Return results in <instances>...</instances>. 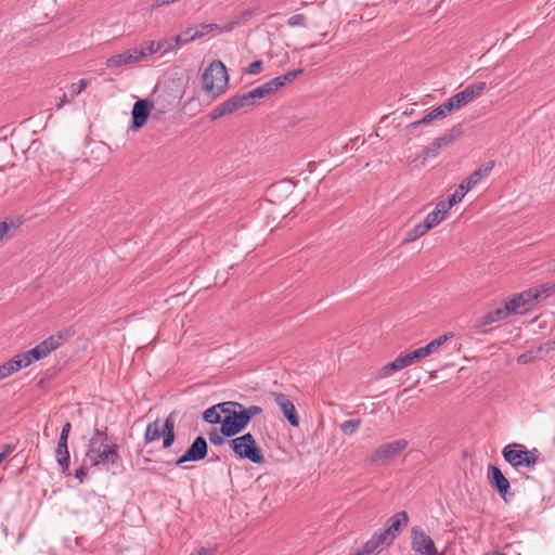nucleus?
Instances as JSON below:
<instances>
[{
	"label": "nucleus",
	"instance_id": "ea45409f",
	"mask_svg": "<svg viewBox=\"0 0 555 555\" xmlns=\"http://www.w3.org/2000/svg\"><path fill=\"white\" fill-rule=\"evenodd\" d=\"M400 371L397 366V363L393 361L386 363L383 365L376 373V378H385L396 372Z\"/></svg>",
	"mask_w": 555,
	"mask_h": 555
},
{
	"label": "nucleus",
	"instance_id": "4468645a",
	"mask_svg": "<svg viewBox=\"0 0 555 555\" xmlns=\"http://www.w3.org/2000/svg\"><path fill=\"white\" fill-rule=\"evenodd\" d=\"M487 478L491 487L496 490L499 495L506 501V495L509 492L511 483L508 479L504 476L500 467L496 465L490 464L488 466Z\"/></svg>",
	"mask_w": 555,
	"mask_h": 555
},
{
	"label": "nucleus",
	"instance_id": "5701e85b",
	"mask_svg": "<svg viewBox=\"0 0 555 555\" xmlns=\"http://www.w3.org/2000/svg\"><path fill=\"white\" fill-rule=\"evenodd\" d=\"M63 337H64L63 333L59 332L55 335L49 336L48 338L42 340L37 346L41 350V352L44 354V357H47L53 350L57 349L62 345Z\"/></svg>",
	"mask_w": 555,
	"mask_h": 555
},
{
	"label": "nucleus",
	"instance_id": "a19ab883",
	"mask_svg": "<svg viewBox=\"0 0 555 555\" xmlns=\"http://www.w3.org/2000/svg\"><path fill=\"white\" fill-rule=\"evenodd\" d=\"M494 323L493 319L491 318V315L489 314V312H487L486 314H483L474 325V328L478 332V333H486L487 332V326Z\"/></svg>",
	"mask_w": 555,
	"mask_h": 555
},
{
	"label": "nucleus",
	"instance_id": "2eb2a0df",
	"mask_svg": "<svg viewBox=\"0 0 555 555\" xmlns=\"http://www.w3.org/2000/svg\"><path fill=\"white\" fill-rule=\"evenodd\" d=\"M409 522V516L405 511L396 513L386 522L385 529H379V533L385 535L386 541L391 544L396 538V533L401 530L402 527H406Z\"/></svg>",
	"mask_w": 555,
	"mask_h": 555
},
{
	"label": "nucleus",
	"instance_id": "a211bd4d",
	"mask_svg": "<svg viewBox=\"0 0 555 555\" xmlns=\"http://www.w3.org/2000/svg\"><path fill=\"white\" fill-rule=\"evenodd\" d=\"M486 89V82L480 81L477 83H473L467 86L464 90L457 92L456 102H460L461 106L466 105L472 102L475 98L479 96L482 91Z\"/></svg>",
	"mask_w": 555,
	"mask_h": 555
},
{
	"label": "nucleus",
	"instance_id": "cd10ccee",
	"mask_svg": "<svg viewBox=\"0 0 555 555\" xmlns=\"http://www.w3.org/2000/svg\"><path fill=\"white\" fill-rule=\"evenodd\" d=\"M446 116H447L446 109L442 107V105H439L436 108H434L431 112L426 114L422 119L410 124V127L416 128L420 125L429 124L435 119H441Z\"/></svg>",
	"mask_w": 555,
	"mask_h": 555
},
{
	"label": "nucleus",
	"instance_id": "ddd939ff",
	"mask_svg": "<svg viewBox=\"0 0 555 555\" xmlns=\"http://www.w3.org/2000/svg\"><path fill=\"white\" fill-rule=\"evenodd\" d=\"M152 108H153V102L151 100H149V99L138 100L133 104V107H132V112H131L132 120H131L130 129L135 131V130H139L140 128H142L146 124V121L151 115Z\"/></svg>",
	"mask_w": 555,
	"mask_h": 555
},
{
	"label": "nucleus",
	"instance_id": "a878e982",
	"mask_svg": "<svg viewBox=\"0 0 555 555\" xmlns=\"http://www.w3.org/2000/svg\"><path fill=\"white\" fill-rule=\"evenodd\" d=\"M17 358L21 360L23 367H27L35 361H39L44 357V354L41 352V350L38 348V346H35L30 350H27L25 352H21L17 354Z\"/></svg>",
	"mask_w": 555,
	"mask_h": 555
},
{
	"label": "nucleus",
	"instance_id": "f257e3e1",
	"mask_svg": "<svg viewBox=\"0 0 555 555\" xmlns=\"http://www.w3.org/2000/svg\"><path fill=\"white\" fill-rule=\"evenodd\" d=\"M119 447L115 442L103 443L96 439H90L86 457L90 461L91 466H103L113 474L124 470L122 459L119 454Z\"/></svg>",
	"mask_w": 555,
	"mask_h": 555
},
{
	"label": "nucleus",
	"instance_id": "39448f33",
	"mask_svg": "<svg viewBox=\"0 0 555 555\" xmlns=\"http://www.w3.org/2000/svg\"><path fill=\"white\" fill-rule=\"evenodd\" d=\"M163 438V448L169 449L175 440V412L170 413L164 423L160 420H155L146 426L144 433V442L152 443Z\"/></svg>",
	"mask_w": 555,
	"mask_h": 555
},
{
	"label": "nucleus",
	"instance_id": "9d476101",
	"mask_svg": "<svg viewBox=\"0 0 555 555\" xmlns=\"http://www.w3.org/2000/svg\"><path fill=\"white\" fill-rule=\"evenodd\" d=\"M412 550L421 555H441L439 554L433 539L420 527L412 528Z\"/></svg>",
	"mask_w": 555,
	"mask_h": 555
},
{
	"label": "nucleus",
	"instance_id": "7c9ffc66",
	"mask_svg": "<svg viewBox=\"0 0 555 555\" xmlns=\"http://www.w3.org/2000/svg\"><path fill=\"white\" fill-rule=\"evenodd\" d=\"M429 230H431V229L427 225V223L425 221H423V222L416 224L410 231H408V233L405 234V237L403 240V243L406 244V243L414 242L417 238L425 235Z\"/></svg>",
	"mask_w": 555,
	"mask_h": 555
},
{
	"label": "nucleus",
	"instance_id": "864d4df0",
	"mask_svg": "<svg viewBox=\"0 0 555 555\" xmlns=\"http://www.w3.org/2000/svg\"><path fill=\"white\" fill-rule=\"evenodd\" d=\"M262 65H263L262 61H260V60L251 62L247 68V74H249V75L259 74L262 70Z\"/></svg>",
	"mask_w": 555,
	"mask_h": 555
},
{
	"label": "nucleus",
	"instance_id": "774afa93",
	"mask_svg": "<svg viewBox=\"0 0 555 555\" xmlns=\"http://www.w3.org/2000/svg\"><path fill=\"white\" fill-rule=\"evenodd\" d=\"M4 461L3 455L0 454V464Z\"/></svg>",
	"mask_w": 555,
	"mask_h": 555
},
{
	"label": "nucleus",
	"instance_id": "0e129e2a",
	"mask_svg": "<svg viewBox=\"0 0 555 555\" xmlns=\"http://www.w3.org/2000/svg\"><path fill=\"white\" fill-rule=\"evenodd\" d=\"M353 555H365L361 550H358Z\"/></svg>",
	"mask_w": 555,
	"mask_h": 555
},
{
	"label": "nucleus",
	"instance_id": "f8f14e48",
	"mask_svg": "<svg viewBox=\"0 0 555 555\" xmlns=\"http://www.w3.org/2000/svg\"><path fill=\"white\" fill-rule=\"evenodd\" d=\"M530 292H522L514 295L511 299L505 302L506 312L508 314L522 315L529 312L534 307V297Z\"/></svg>",
	"mask_w": 555,
	"mask_h": 555
},
{
	"label": "nucleus",
	"instance_id": "20e7f679",
	"mask_svg": "<svg viewBox=\"0 0 555 555\" xmlns=\"http://www.w3.org/2000/svg\"><path fill=\"white\" fill-rule=\"evenodd\" d=\"M260 413H262V409L258 405L245 408L242 404L241 409H235L232 411V414L227 415V420H223L220 431L227 438L234 437L247 427L254 416Z\"/></svg>",
	"mask_w": 555,
	"mask_h": 555
},
{
	"label": "nucleus",
	"instance_id": "c9c22d12",
	"mask_svg": "<svg viewBox=\"0 0 555 555\" xmlns=\"http://www.w3.org/2000/svg\"><path fill=\"white\" fill-rule=\"evenodd\" d=\"M361 424H362V421L360 418L348 420V421H345L343 424H340V430L346 436H351L361 427Z\"/></svg>",
	"mask_w": 555,
	"mask_h": 555
},
{
	"label": "nucleus",
	"instance_id": "603ef678",
	"mask_svg": "<svg viewBox=\"0 0 555 555\" xmlns=\"http://www.w3.org/2000/svg\"><path fill=\"white\" fill-rule=\"evenodd\" d=\"M302 73H304V69L302 68H298V69H294V70L287 72L284 75H281V77H282V79L284 80V82L286 85L287 82H291L294 79H296Z\"/></svg>",
	"mask_w": 555,
	"mask_h": 555
},
{
	"label": "nucleus",
	"instance_id": "f03ea898",
	"mask_svg": "<svg viewBox=\"0 0 555 555\" xmlns=\"http://www.w3.org/2000/svg\"><path fill=\"white\" fill-rule=\"evenodd\" d=\"M268 96L264 87L261 85L244 94H235L214 107L209 114L211 120H217L223 116L233 114L241 108L249 107L256 104V101Z\"/></svg>",
	"mask_w": 555,
	"mask_h": 555
},
{
	"label": "nucleus",
	"instance_id": "338daca9",
	"mask_svg": "<svg viewBox=\"0 0 555 555\" xmlns=\"http://www.w3.org/2000/svg\"><path fill=\"white\" fill-rule=\"evenodd\" d=\"M493 555H507V554L501 553V552H495Z\"/></svg>",
	"mask_w": 555,
	"mask_h": 555
},
{
	"label": "nucleus",
	"instance_id": "69168bd1",
	"mask_svg": "<svg viewBox=\"0 0 555 555\" xmlns=\"http://www.w3.org/2000/svg\"><path fill=\"white\" fill-rule=\"evenodd\" d=\"M143 462H144L145 464H149V463L151 462V459H149V457H144V459H143Z\"/></svg>",
	"mask_w": 555,
	"mask_h": 555
},
{
	"label": "nucleus",
	"instance_id": "6e6552de",
	"mask_svg": "<svg viewBox=\"0 0 555 555\" xmlns=\"http://www.w3.org/2000/svg\"><path fill=\"white\" fill-rule=\"evenodd\" d=\"M406 447L405 439L388 442L375 449L367 460L372 464L385 465L396 459Z\"/></svg>",
	"mask_w": 555,
	"mask_h": 555
},
{
	"label": "nucleus",
	"instance_id": "13d9d810",
	"mask_svg": "<svg viewBox=\"0 0 555 555\" xmlns=\"http://www.w3.org/2000/svg\"><path fill=\"white\" fill-rule=\"evenodd\" d=\"M8 231H9V224L5 221L0 222V242L2 241L4 235L8 233Z\"/></svg>",
	"mask_w": 555,
	"mask_h": 555
},
{
	"label": "nucleus",
	"instance_id": "680f3d73",
	"mask_svg": "<svg viewBox=\"0 0 555 555\" xmlns=\"http://www.w3.org/2000/svg\"><path fill=\"white\" fill-rule=\"evenodd\" d=\"M548 269L550 270H555V258L548 262Z\"/></svg>",
	"mask_w": 555,
	"mask_h": 555
},
{
	"label": "nucleus",
	"instance_id": "c756f323",
	"mask_svg": "<svg viewBox=\"0 0 555 555\" xmlns=\"http://www.w3.org/2000/svg\"><path fill=\"white\" fill-rule=\"evenodd\" d=\"M440 147L434 141L430 145L424 147L422 152L416 156L414 162H418L421 166H425L429 158H436L439 154Z\"/></svg>",
	"mask_w": 555,
	"mask_h": 555
},
{
	"label": "nucleus",
	"instance_id": "052dcab7",
	"mask_svg": "<svg viewBox=\"0 0 555 555\" xmlns=\"http://www.w3.org/2000/svg\"><path fill=\"white\" fill-rule=\"evenodd\" d=\"M191 555H209V552H208V550H206L205 547H202V548H201V550H198L196 553L191 554Z\"/></svg>",
	"mask_w": 555,
	"mask_h": 555
},
{
	"label": "nucleus",
	"instance_id": "4d7b16f0",
	"mask_svg": "<svg viewBox=\"0 0 555 555\" xmlns=\"http://www.w3.org/2000/svg\"><path fill=\"white\" fill-rule=\"evenodd\" d=\"M86 476H87V473H86V468L83 466L76 469L75 477L77 479H79L81 482L85 480Z\"/></svg>",
	"mask_w": 555,
	"mask_h": 555
},
{
	"label": "nucleus",
	"instance_id": "37998d69",
	"mask_svg": "<svg viewBox=\"0 0 555 555\" xmlns=\"http://www.w3.org/2000/svg\"><path fill=\"white\" fill-rule=\"evenodd\" d=\"M444 220V217L439 214L436 209H434L431 212H429L424 221L427 223V225L433 229L436 225H438L440 222Z\"/></svg>",
	"mask_w": 555,
	"mask_h": 555
},
{
	"label": "nucleus",
	"instance_id": "79ce46f5",
	"mask_svg": "<svg viewBox=\"0 0 555 555\" xmlns=\"http://www.w3.org/2000/svg\"><path fill=\"white\" fill-rule=\"evenodd\" d=\"M555 349V336L543 344H541L535 350V357H542L547 354L550 351Z\"/></svg>",
	"mask_w": 555,
	"mask_h": 555
},
{
	"label": "nucleus",
	"instance_id": "5fc2aeb1",
	"mask_svg": "<svg viewBox=\"0 0 555 555\" xmlns=\"http://www.w3.org/2000/svg\"><path fill=\"white\" fill-rule=\"evenodd\" d=\"M86 87H87V80L80 79L77 88H75V85H73V94L78 95L80 92H82V90H85Z\"/></svg>",
	"mask_w": 555,
	"mask_h": 555
},
{
	"label": "nucleus",
	"instance_id": "aec40b11",
	"mask_svg": "<svg viewBox=\"0 0 555 555\" xmlns=\"http://www.w3.org/2000/svg\"><path fill=\"white\" fill-rule=\"evenodd\" d=\"M384 545H390L385 535H382L379 531L375 532L372 538L366 541L360 548L365 555H377Z\"/></svg>",
	"mask_w": 555,
	"mask_h": 555
},
{
	"label": "nucleus",
	"instance_id": "72a5a7b5",
	"mask_svg": "<svg viewBox=\"0 0 555 555\" xmlns=\"http://www.w3.org/2000/svg\"><path fill=\"white\" fill-rule=\"evenodd\" d=\"M219 28H220L219 25L215 24V23L199 24L195 27V29H193V37H195V39L202 38V37L208 35L209 33L217 30Z\"/></svg>",
	"mask_w": 555,
	"mask_h": 555
},
{
	"label": "nucleus",
	"instance_id": "423d86ee",
	"mask_svg": "<svg viewBox=\"0 0 555 555\" xmlns=\"http://www.w3.org/2000/svg\"><path fill=\"white\" fill-rule=\"evenodd\" d=\"M229 446L235 456L240 460H248L254 464L261 465L266 462L261 449L257 446L254 436L246 433L240 437L229 440Z\"/></svg>",
	"mask_w": 555,
	"mask_h": 555
},
{
	"label": "nucleus",
	"instance_id": "8fccbe9b",
	"mask_svg": "<svg viewBox=\"0 0 555 555\" xmlns=\"http://www.w3.org/2000/svg\"><path fill=\"white\" fill-rule=\"evenodd\" d=\"M306 15L305 14H295L291 16L287 21L288 26L296 27V26H305Z\"/></svg>",
	"mask_w": 555,
	"mask_h": 555
},
{
	"label": "nucleus",
	"instance_id": "1a4fd4ad",
	"mask_svg": "<svg viewBox=\"0 0 555 555\" xmlns=\"http://www.w3.org/2000/svg\"><path fill=\"white\" fill-rule=\"evenodd\" d=\"M494 160H488L463 180L452 194L457 202H461L468 191H470L482 178L487 177L494 168Z\"/></svg>",
	"mask_w": 555,
	"mask_h": 555
},
{
	"label": "nucleus",
	"instance_id": "09e8293b",
	"mask_svg": "<svg viewBox=\"0 0 555 555\" xmlns=\"http://www.w3.org/2000/svg\"><path fill=\"white\" fill-rule=\"evenodd\" d=\"M70 429H72V424L69 422H66L62 427L57 443H62V444L68 443V436L70 433Z\"/></svg>",
	"mask_w": 555,
	"mask_h": 555
},
{
	"label": "nucleus",
	"instance_id": "e433bc0d",
	"mask_svg": "<svg viewBox=\"0 0 555 555\" xmlns=\"http://www.w3.org/2000/svg\"><path fill=\"white\" fill-rule=\"evenodd\" d=\"M262 86L264 87V90L269 96V95L275 93L280 88L284 87L285 82L281 76H278V77L264 82Z\"/></svg>",
	"mask_w": 555,
	"mask_h": 555
},
{
	"label": "nucleus",
	"instance_id": "6ab92c4d",
	"mask_svg": "<svg viewBox=\"0 0 555 555\" xmlns=\"http://www.w3.org/2000/svg\"><path fill=\"white\" fill-rule=\"evenodd\" d=\"M135 62H138L135 54L132 52V49H128L122 53L115 54L106 59L105 65L107 68H117Z\"/></svg>",
	"mask_w": 555,
	"mask_h": 555
},
{
	"label": "nucleus",
	"instance_id": "a18cd8bd",
	"mask_svg": "<svg viewBox=\"0 0 555 555\" xmlns=\"http://www.w3.org/2000/svg\"><path fill=\"white\" fill-rule=\"evenodd\" d=\"M224 437L225 436H223L221 431H218L216 428H211L208 433L209 441L214 446H222L225 442Z\"/></svg>",
	"mask_w": 555,
	"mask_h": 555
},
{
	"label": "nucleus",
	"instance_id": "bf43d9fd",
	"mask_svg": "<svg viewBox=\"0 0 555 555\" xmlns=\"http://www.w3.org/2000/svg\"><path fill=\"white\" fill-rule=\"evenodd\" d=\"M66 103V94L63 93L62 98H60V101L56 103L57 109L62 108Z\"/></svg>",
	"mask_w": 555,
	"mask_h": 555
},
{
	"label": "nucleus",
	"instance_id": "473e14b6",
	"mask_svg": "<svg viewBox=\"0 0 555 555\" xmlns=\"http://www.w3.org/2000/svg\"><path fill=\"white\" fill-rule=\"evenodd\" d=\"M195 40V37H193V28L189 27L185 30H183L181 34L173 36V41L177 48H181L182 46Z\"/></svg>",
	"mask_w": 555,
	"mask_h": 555
},
{
	"label": "nucleus",
	"instance_id": "3c124183",
	"mask_svg": "<svg viewBox=\"0 0 555 555\" xmlns=\"http://www.w3.org/2000/svg\"><path fill=\"white\" fill-rule=\"evenodd\" d=\"M455 99H456V95L454 94L447 102L441 104L442 107L446 109V113L462 107L460 102H456Z\"/></svg>",
	"mask_w": 555,
	"mask_h": 555
},
{
	"label": "nucleus",
	"instance_id": "de8ad7c7",
	"mask_svg": "<svg viewBox=\"0 0 555 555\" xmlns=\"http://www.w3.org/2000/svg\"><path fill=\"white\" fill-rule=\"evenodd\" d=\"M90 439H96L99 442L109 443L107 436V427L94 428L93 435Z\"/></svg>",
	"mask_w": 555,
	"mask_h": 555
},
{
	"label": "nucleus",
	"instance_id": "c03bdc74",
	"mask_svg": "<svg viewBox=\"0 0 555 555\" xmlns=\"http://www.w3.org/2000/svg\"><path fill=\"white\" fill-rule=\"evenodd\" d=\"M395 362L397 363V366L399 367V370H402V369L413 364L415 361L412 356V352H409L406 354H400L399 357H397L395 359Z\"/></svg>",
	"mask_w": 555,
	"mask_h": 555
},
{
	"label": "nucleus",
	"instance_id": "6e6d98bb",
	"mask_svg": "<svg viewBox=\"0 0 555 555\" xmlns=\"http://www.w3.org/2000/svg\"><path fill=\"white\" fill-rule=\"evenodd\" d=\"M14 449H15V448H14V446H13V444H10V443L4 444V446H3V450L0 452V454H2V455H3V459L5 460V459H7V456H8L9 454H11V453L14 451Z\"/></svg>",
	"mask_w": 555,
	"mask_h": 555
},
{
	"label": "nucleus",
	"instance_id": "c85d7f7f",
	"mask_svg": "<svg viewBox=\"0 0 555 555\" xmlns=\"http://www.w3.org/2000/svg\"><path fill=\"white\" fill-rule=\"evenodd\" d=\"M527 292H530L531 295H535L534 297V306L547 298L550 295H552L554 292H555V284H543V285H539L537 287H533V288H530L528 289Z\"/></svg>",
	"mask_w": 555,
	"mask_h": 555
},
{
	"label": "nucleus",
	"instance_id": "393cba45",
	"mask_svg": "<svg viewBox=\"0 0 555 555\" xmlns=\"http://www.w3.org/2000/svg\"><path fill=\"white\" fill-rule=\"evenodd\" d=\"M462 132H463L462 127L456 126V127H453L452 129H450L449 132L435 139L434 141L437 143V146L440 147V150H441L442 147L450 145L456 139H459L461 137Z\"/></svg>",
	"mask_w": 555,
	"mask_h": 555
},
{
	"label": "nucleus",
	"instance_id": "dca6fc26",
	"mask_svg": "<svg viewBox=\"0 0 555 555\" xmlns=\"http://www.w3.org/2000/svg\"><path fill=\"white\" fill-rule=\"evenodd\" d=\"M275 404L281 409L284 417L293 427L299 426V416L297 414L295 404L288 399V397L282 392H271Z\"/></svg>",
	"mask_w": 555,
	"mask_h": 555
},
{
	"label": "nucleus",
	"instance_id": "4be33fe9",
	"mask_svg": "<svg viewBox=\"0 0 555 555\" xmlns=\"http://www.w3.org/2000/svg\"><path fill=\"white\" fill-rule=\"evenodd\" d=\"M156 47V41H145L140 46L132 48V52L135 54L138 62H142L145 61L149 56L159 53Z\"/></svg>",
	"mask_w": 555,
	"mask_h": 555
},
{
	"label": "nucleus",
	"instance_id": "412c9836",
	"mask_svg": "<svg viewBox=\"0 0 555 555\" xmlns=\"http://www.w3.org/2000/svg\"><path fill=\"white\" fill-rule=\"evenodd\" d=\"M54 453H55V460H56L57 464L60 465L62 473L65 475H70V473H69L70 456H69V451H68V444L57 443Z\"/></svg>",
	"mask_w": 555,
	"mask_h": 555
},
{
	"label": "nucleus",
	"instance_id": "4c0bfd02",
	"mask_svg": "<svg viewBox=\"0 0 555 555\" xmlns=\"http://www.w3.org/2000/svg\"><path fill=\"white\" fill-rule=\"evenodd\" d=\"M457 203H459V202H457V199H456L453 195H451V196L448 198V201H440V202L436 205L435 209H436L437 211H439V214L446 218V216L448 215L449 210H450V209H451L455 204H457Z\"/></svg>",
	"mask_w": 555,
	"mask_h": 555
},
{
	"label": "nucleus",
	"instance_id": "b1692460",
	"mask_svg": "<svg viewBox=\"0 0 555 555\" xmlns=\"http://www.w3.org/2000/svg\"><path fill=\"white\" fill-rule=\"evenodd\" d=\"M21 369H23V364L16 354L14 358L0 364V380L8 378Z\"/></svg>",
	"mask_w": 555,
	"mask_h": 555
},
{
	"label": "nucleus",
	"instance_id": "f704fd0d",
	"mask_svg": "<svg viewBox=\"0 0 555 555\" xmlns=\"http://www.w3.org/2000/svg\"><path fill=\"white\" fill-rule=\"evenodd\" d=\"M219 406V412L221 413V420H227V415L232 414V411L235 409H241L242 403L235 401H225L221 403H217Z\"/></svg>",
	"mask_w": 555,
	"mask_h": 555
},
{
	"label": "nucleus",
	"instance_id": "2f4dec72",
	"mask_svg": "<svg viewBox=\"0 0 555 555\" xmlns=\"http://www.w3.org/2000/svg\"><path fill=\"white\" fill-rule=\"evenodd\" d=\"M203 420L211 425L221 424L223 420H221V413L219 412V406L217 404L206 409L203 413Z\"/></svg>",
	"mask_w": 555,
	"mask_h": 555
},
{
	"label": "nucleus",
	"instance_id": "7ed1b4c3",
	"mask_svg": "<svg viewBox=\"0 0 555 555\" xmlns=\"http://www.w3.org/2000/svg\"><path fill=\"white\" fill-rule=\"evenodd\" d=\"M203 90L211 98H218L225 92L229 83V75L225 65L214 60L202 76Z\"/></svg>",
	"mask_w": 555,
	"mask_h": 555
},
{
	"label": "nucleus",
	"instance_id": "f3484780",
	"mask_svg": "<svg viewBox=\"0 0 555 555\" xmlns=\"http://www.w3.org/2000/svg\"><path fill=\"white\" fill-rule=\"evenodd\" d=\"M453 336H454V334L452 332H448V333L440 335L439 337L433 339L426 346L411 351L412 356L414 358V361L429 356L430 353H433L435 350H437L440 346H442L447 340H449Z\"/></svg>",
	"mask_w": 555,
	"mask_h": 555
},
{
	"label": "nucleus",
	"instance_id": "e2e57ef3",
	"mask_svg": "<svg viewBox=\"0 0 555 555\" xmlns=\"http://www.w3.org/2000/svg\"><path fill=\"white\" fill-rule=\"evenodd\" d=\"M519 363H526V354H522L518 358Z\"/></svg>",
	"mask_w": 555,
	"mask_h": 555
},
{
	"label": "nucleus",
	"instance_id": "0eeeda50",
	"mask_svg": "<svg viewBox=\"0 0 555 555\" xmlns=\"http://www.w3.org/2000/svg\"><path fill=\"white\" fill-rule=\"evenodd\" d=\"M538 449L528 450L526 446L517 442L505 446L502 450L504 460L514 468L521 466L533 468L539 459Z\"/></svg>",
	"mask_w": 555,
	"mask_h": 555
},
{
	"label": "nucleus",
	"instance_id": "9b49d317",
	"mask_svg": "<svg viewBox=\"0 0 555 555\" xmlns=\"http://www.w3.org/2000/svg\"><path fill=\"white\" fill-rule=\"evenodd\" d=\"M208 454V443L203 436L196 437L188 450L178 457L175 462L176 465H182L186 462H198L204 460Z\"/></svg>",
	"mask_w": 555,
	"mask_h": 555
},
{
	"label": "nucleus",
	"instance_id": "bb28decb",
	"mask_svg": "<svg viewBox=\"0 0 555 555\" xmlns=\"http://www.w3.org/2000/svg\"><path fill=\"white\" fill-rule=\"evenodd\" d=\"M253 16L251 10H245L241 12L240 14L233 16L225 25H223L220 30L222 33H229L234 29L235 26L241 25L243 23H246L249 21V18Z\"/></svg>",
	"mask_w": 555,
	"mask_h": 555
},
{
	"label": "nucleus",
	"instance_id": "49530a36",
	"mask_svg": "<svg viewBox=\"0 0 555 555\" xmlns=\"http://www.w3.org/2000/svg\"><path fill=\"white\" fill-rule=\"evenodd\" d=\"M494 322L505 320L509 314L506 312V307H499L488 311Z\"/></svg>",
	"mask_w": 555,
	"mask_h": 555
},
{
	"label": "nucleus",
	"instance_id": "58836bf2",
	"mask_svg": "<svg viewBox=\"0 0 555 555\" xmlns=\"http://www.w3.org/2000/svg\"><path fill=\"white\" fill-rule=\"evenodd\" d=\"M156 42H157L156 49H158V52L162 54H165L175 49H178L177 46H173L175 44L173 37L163 38L160 40H157Z\"/></svg>",
	"mask_w": 555,
	"mask_h": 555
}]
</instances>
